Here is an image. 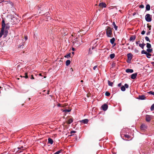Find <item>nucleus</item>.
I'll use <instances>...</instances> for the list:
<instances>
[{"label":"nucleus","mask_w":154,"mask_h":154,"mask_svg":"<svg viewBox=\"0 0 154 154\" xmlns=\"http://www.w3.org/2000/svg\"><path fill=\"white\" fill-rule=\"evenodd\" d=\"M25 76H23V77L25 78L26 79H27L28 78V76L27 75V73L26 72L25 73Z\"/></svg>","instance_id":"nucleus-41"},{"label":"nucleus","mask_w":154,"mask_h":154,"mask_svg":"<svg viewBox=\"0 0 154 154\" xmlns=\"http://www.w3.org/2000/svg\"><path fill=\"white\" fill-rule=\"evenodd\" d=\"M125 72L127 73H132L134 72V70L133 69H126Z\"/></svg>","instance_id":"nucleus-14"},{"label":"nucleus","mask_w":154,"mask_h":154,"mask_svg":"<svg viewBox=\"0 0 154 154\" xmlns=\"http://www.w3.org/2000/svg\"><path fill=\"white\" fill-rule=\"evenodd\" d=\"M124 137L126 138H128V139L130 138V136L128 135L124 134Z\"/></svg>","instance_id":"nucleus-40"},{"label":"nucleus","mask_w":154,"mask_h":154,"mask_svg":"<svg viewBox=\"0 0 154 154\" xmlns=\"http://www.w3.org/2000/svg\"><path fill=\"white\" fill-rule=\"evenodd\" d=\"M145 45V44L144 43L142 44H139V46L142 49H143L144 46Z\"/></svg>","instance_id":"nucleus-19"},{"label":"nucleus","mask_w":154,"mask_h":154,"mask_svg":"<svg viewBox=\"0 0 154 154\" xmlns=\"http://www.w3.org/2000/svg\"><path fill=\"white\" fill-rule=\"evenodd\" d=\"M146 47L147 48H152L151 45L148 43H146Z\"/></svg>","instance_id":"nucleus-30"},{"label":"nucleus","mask_w":154,"mask_h":154,"mask_svg":"<svg viewBox=\"0 0 154 154\" xmlns=\"http://www.w3.org/2000/svg\"><path fill=\"white\" fill-rule=\"evenodd\" d=\"M5 20L2 18V29L0 32V38L2 37L4 34V32L5 30Z\"/></svg>","instance_id":"nucleus-1"},{"label":"nucleus","mask_w":154,"mask_h":154,"mask_svg":"<svg viewBox=\"0 0 154 154\" xmlns=\"http://www.w3.org/2000/svg\"><path fill=\"white\" fill-rule=\"evenodd\" d=\"M146 53H147V52L146 51L144 50H143L141 52V54H146Z\"/></svg>","instance_id":"nucleus-39"},{"label":"nucleus","mask_w":154,"mask_h":154,"mask_svg":"<svg viewBox=\"0 0 154 154\" xmlns=\"http://www.w3.org/2000/svg\"><path fill=\"white\" fill-rule=\"evenodd\" d=\"M23 43H22L21 45L20 44V45H19V46L18 48H21V46L23 45Z\"/></svg>","instance_id":"nucleus-48"},{"label":"nucleus","mask_w":154,"mask_h":154,"mask_svg":"<svg viewBox=\"0 0 154 154\" xmlns=\"http://www.w3.org/2000/svg\"><path fill=\"white\" fill-rule=\"evenodd\" d=\"M136 38V36L135 35H132L130 38V40L132 42H133Z\"/></svg>","instance_id":"nucleus-15"},{"label":"nucleus","mask_w":154,"mask_h":154,"mask_svg":"<svg viewBox=\"0 0 154 154\" xmlns=\"http://www.w3.org/2000/svg\"><path fill=\"white\" fill-rule=\"evenodd\" d=\"M140 128L142 130H144L146 128V127L144 124H143L140 126Z\"/></svg>","instance_id":"nucleus-17"},{"label":"nucleus","mask_w":154,"mask_h":154,"mask_svg":"<svg viewBox=\"0 0 154 154\" xmlns=\"http://www.w3.org/2000/svg\"><path fill=\"white\" fill-rule=\"evenodd\" d=\"M72 43L74 46L75 47H78L80 45L79 42L77 40L73 41Z\"/></svg>","instance_id":"nucleus-6"},{"label":"nucleus","mask_w":154,"mask_h":154,"mask_svg":"<svg viewBox=\"0 0 154 154\" xmlns=\"http://www.w3.org/2000/svg\"><path fill=\"white\" fill-rule=\"evenodd\" d=\"M70 53H69L68 54H67L64 56L65 58H68L69 57H70Z\"/></svg>","instance_id":"nucleus-33"},{"label":"nucleus","mask_w":154,"mask_h":154,"mask_svg":"<svg viewBox=\"0 0 154 154\" xmlns=\"http://www.w3.org/2000/svg\"><path fill=\"white\" fill-rule=\"evenodd\" d=\"M151 33V31L149 30L146 33V34L147 35H149Z\"/></svg>","instance_id":"nucleus-46"},{"label":"nucleus","mask_w":154,"mask_h":154,"mask_svg":"<svg viewBox=\"0 0 154 154\" xmlns=\"http://www.w3.org/2000/svg\"><path fill=\"white\" fill-rule=\"evenodd\" d=\"M63 151L62 149H60V150H59L55 153H54V154H59L62 151Z\"/></svg>","instance_id":"nucleus-35"},{"label":"nucleus","mask_w":154,"mask_h":154,"mask_svg":"<svg viewBox=\"0 0 154 154\" xmlns=\"http://www.w3.org/2000/svg\"><path fill=\"white\" fill-rule=\"evenodd\" d=\"M134 51L135 54H139V51L136 48H135L134 49Z\"/></svg>","instance_id":"nucleus-32"},{"label":"nucleus","mask_w":154,"mask_h":154,"mask_svg":"<svg viewBox=\"0 0 154 154\" xmlns=\"http://www.w3.org/2000/svg\"><path fill=\"white\" fill-rule=\"evenodd\" d=\"M129 45V43H127V44H126V45Z\"/></svg>","instance_id":"nucleus-63"},{"label":"nucleus","mask_w":154,"mask_h":154,"mask_svg":"<svg viewBox=\"0 0 154 154\" xmlns=\"http://www.w3.org/2000/svg\"><path fill=\"white\" fill-rule=\"evenodd\" d=\"M147 25V27L149 29V30L150 31L151 30V25H149L148 24Z\"/></svg>","instance_id":"nucleus-42"},{"label":"nucleus","mask_w":154,"mask_h":154,"mask_svg":"<svg viewBox=\"0 0 154 154\" xmlns=\"http://www.w3.org/2000/svg\"><path fill=\"white\" fill-rule=\"evenodd\" d=\"M71 109H65L63 110V112H70Z\"/></svg>","instance_id":"nucleus-31"},{"label":"nucleus","mask_w":154,"mask_h":154,"mask_svg":"<svg viewBox=\"0 0 154 154\" xmlns=\"http://www.w3.org/2000/svg\"><path fill=\"white\" fill-rule=\"evenodd\" d=\"M76 132V131H71L70 133L71 134L70 135V136H71L73 135L72 134L73 133H75Z\"/></svg>","instance_id":"nucleus-36"},{"label":"nucleus","mask_w":154,"mask_h":154,"mask_svg":"<svg viewBox=\"0 0 154 154\" xmlns=\"http://www.w3.org/2000/svg\"><path fill=\"white\" fill-rule=\"evenodd\" d=\"M97 67V66H95L93 67V69L95 70L96 68Z\"/></svg>","instance_id":"nucleus-49"},{"label":"nucleus","mask_w":154,"mask_h":154,"mask_svg":"<svg viewBox=\"0 0 154 154\" xmlns=\"http://www.w3.org/2000/svg\"><path fill=\"white\" fill-rule=\"evenodd\" d=\"M137 72L135 73L132 74L131 75V79H135L137 76Z\"/></svg>","instance_id":"nucleus-8"},{"label":"nucleus","mask_w":154,"mask_h":154,"mask_svg":"<svg viewBox=\"0 0 154 154\" xmlns=\"http://www.w3.org/2000/svg\"><path fill=\"white\" fill-rule=\"evenodd\" d=\"M146 20L148 22H150L152 20V16L149 14H147L145 16Z\"/></svg>","instance_id":"nucleus-3"},{"label":"nucleus","mask_w":154,"mask_h":154,"mask_svg":"<svg viewBox=\"0 0 154 154\" xmlns=\"http://www.w3.org/2000/svg\"><path fill=\"white\" fill-rule=\"evenodd\" d=\"M108 83L109 86L111 87H112L113 86V82H111L110 81L108 80Z\"/></svg>","instance_id":"nucleus-26"},{"label":"nucleus","mask_w":154,"mask_h":154,"mask_svg":"<svg viewBox=\"0 0 154 154\" xmlns=\"http://www.w3.org/2000/svg\"><path fill=\"white\" fill-rule=\"evenodd\" d=\"M101 108L104 111H106L108 109V106L105 103V104H104L103 105L101 106Z\"/></svg>","instance_id":"nucleus-7"},{"label":"nucleus","mask_w":154,"mask_h":154,"mask_svg":"<svg viewBox=\"0 0 154 154\" xmlns=\"http://www.w3.org/2000/svg\"><path fill=\"white\" fill-rule=\"evenodd\" d=\"M112 152V153H113V154H116V153H115V152Z\"/></svg>","instance_id":"nucleus-62"},{"label":"nucleus","mask_w":154,"mask_h":154,"mask_svg":"<svg viewBox=\"0 0 154 154\" xmlns=\"http://www.w3.org/2000/svg\"><path fill=\"white\" fill-rule=\"evenodd\" d=\"M28 39L27 37V36H26L25 37V40H27Z\"/></svg>","instance_id":"nucleus-55"},{"label":"nucleus","mask_w":154,"mask_h":154,"mask_svg":"<svg viewBox=\"0 0 154 154\" xmlns=\"http://www.w3.org/2000/svg\"><path fill=\"white\" fill-rule=\"evenodd\" d=\"M124 86L125 87V88H128L129 87V86H128V85L126 83L125 84Z\"/></svg>","instance_id":"nucleus-43"},{"label":"nucleus","mask_w":154,"mask_h":154,"mask_svg":"<svg viewBox=\"0 0 154 154\" xmlns=\"http://www.w3.org/2000/svg\"><path fill=\"white\" fill-rule=\"evenodd\" d=\"M121 85H122V83H120L118 85V86L119 87H120Z\"/></svg>","instance_id":"nucleus-51"},{"label":"nucleus","mask_w":154,"mask_h":154,"mask_svg":"<svg viewBox=\"0 0 154 154\" xmlns=\"http://www.w3.org/2000/svg\"><path fill=\"white\" fill-rule=\"evenodd\" d=\"M71 61L70 60H67L66 62V66H69L70 63Z\"/></svg>","instance_id":"nucleus-24"},{"label":"nucleus","mask_w":154,"mask_h":154,"mask_svg":"<svg viewBox=\"0 0 154 154\" xmlns=\"http://www.w3.org/2000/svg\"><path fill=\"white\" fill-rule=\"evenodd\" d=\"M146 56L148 58H150V56H151V55L149 53H146Z\"/></svg>","instance_id":"nucleus-27"},{"label":"nucleus","mask_w":154,"mask_h":154,"mask_svg":"<svg viewBox=\"0 0 154 154\" xmlns=\"http://www.w3.org/2000/svg\"><path fill=\"white\" fill-rule=\"evenodd\" d=\"M10 26L9 25V23H7L5 24V29H8L10 28Z\"/></svg>","instance_id":"nucleus-22"},{"label":"nucleus","mask_w":154,"mask_h":154,"mask_svg":"<svg viewBox=\"0 0 154 154\" xmlns=\"http://www.w3.org/2000/svg\"><path fill=\"white\" fill-rule=\"evenodd\" d=\"M146 120L147 122H149L151 121V118L149 115H146Z\"/></svg>","instance_id":"nucleus-12"},{"label":"nucleus","mask_w":154,"mask_h":154,"mask_svg":"<svg viewBox=\"0 0 154 154\" xmlns=\"http://www.w3.org/2000/svg\"><path fill=\"white\" fill-rule=\"evenodd\" d=\"M106 34L108 37L111 38L112 37V29L110 27H107L106 29Z\"/></svg>","instance_id":"nucleus-2"},{"label":"nucleus","mask_w":154,"mask_h":154,"mask_svg":"<svg viewBox=\"0 0 154 154\" xmlns=\"http://www.w3.org/2000/svg\"><path fill=\"white\" fill-rule=\"evenodd\" d=\"M153 95L154 96V92H153Z\"/></svg>","instance_id":"nucleus-64"},{"label":"nucleus","mask_w":154,"mask_h":154,"mask_svg":"<svg viewBox=\"0 0 154 154\" xmlns=\"http://www.w3.org/2000/svg\"><path fill=\"white\" fill-rule=\"evenodd\" d=\"M112 25L113 26L114 28L116 30H117L118 29V26H116L114 22L112 23Z\"/></svg>","instance_id":"nucleus-20"},{"label":"nucleus","mask_w":154,"mask_h":154,"mask_svg":"<svg viewBox=\"0 0 154 154\" xmlns=\"http://www.w3.org/2000/svg\"><path fill=\"white\" fill-rule=\"evenodd\" d=\"M88 122V120L87 119H85L80 121V122L84 124H87Z\"/></svg>","instance_id":"nucleus-13"},{"label":"nucleus","mask_w":154,"mask_h":154,"mask_svg":"<svg viewBox=\"0 0 154 154\" xmlns=\"http://www.w3.org/2000/svg\"><path fill=\"white\" fill-rule=\"evenodd\" d=\"M105 95L106 96H109L110 95V93L108 91L105 92Z\"/></svg>","instance_id":"nucleus-34"},{"label":"nucleus","mask_w":154,"mask_h":154,"mask_svg":"<svg viewBox=\"0 0 154 154\" xmlns=\"http://www.w3.org/2000/svg\"><path fill=\"white\" fill-rule=\"evenodd\" d=\"M53 143V140L51 138H49L48 139V143L52 144Z\"/></svg>","instance_id":"nucleus-16"},{"label":"nucleus","mask_w":154,"mask_h":154,"mask_svg":"<svg viewBox=\"0 0 154 154\" xmlns=\"http://www.w3.org/2000/svg\"><path fill=\"white\" fill-rule=\"evenodd\" d=\"M151 63L153 66H154V62H151Z\"/></svg>","instance_id":"nucleus-54"},{"label":"nucleus","mask_w":154,"mask_h":154,"mask_svg":"<svg viewBox=\"0 0 154 154\" xmlns=\"http://www.w3.org/2000/svg\"><path fill=\"white\" fill-rule=\"evenodd\" d=\"M115 65V64H112V66H114Z\"/></svg>","instance_id":"nucleus-59"},{"label":"nucleus","mask_w":154,"mask_h":154,"mask_svg":"<svg viewBox=\"0 0 154 154\" xmlns=\"http://www.w3.org/2000/svg\"><path fill=\"white\" fill-rule=\"evenodd\" d=\"M145 33V31L143 30L141 32V34L142 35H144Z\"/></svg>","instance_id":"nucleus-47"},{"label":"nucleus","mask_w":154,"mask_h":154,"mask_svg":"<svg viewBox=\"0 0 154 154\" xmlns=\"http://www.w3.org/2000/svg\"><path fill=\"white\" fill-rule=\"evenodd\" d=\"M109 56L111 59H113L115 57V54L114 53L110 55Z\"/></svg>","instance_id":"nucleus-28"},{"label":"nucleus","mask_w":154,"mask_h":154,"mask_svg":"<svg viewBox=\"0 0 154 154\" xmlns=\"http://www.w3.org/2000/svg\"><path fill=\"white\" fill-rule=\"evenodd\" d=\"M140 42V41H138L136 42V44L137 45L139 44V42Z\"/></svg>","instance_id":"nucleus-52"},{"label":"nucleus","mask_w":154,"mask_h":154,"mask_svg":"<svg viewBox=\"0 0 154 154\" xmlns=\"http://www.w3.org/2000/svg\"><path fill=\"white\" fill-rule=\"evenodd\" d=\"M73 122V119L72 118L69 119L67 122V123L68 124H71Z\"/></svg>","instance_id":"nucleus-23"},{"label":"nucleus","mask_w":154,"mask_h":154,"mask_svg":"<svg viewBox=\"0 0 154 154\" xmlns=\"http://www.w3.org/2000/svg\"><path fill=\"white\" fill-rule=\"evenodd\" d=\"M132 55L131 53H128L127 54L128 60L127 62L128 63H131V60L132 58Z\"/></svg>","instance_id":"nucleus-4"},{"label":"nucleus","mask_w":154,"mask_h":154,"mask_svg":"<svg viewBox=\"0 0 154 154\" xmlns=\"http://www.w3.org/2000/svg\"><path fill=\"white\" fill-rule=\"evenodd\" d=\"M115 40V39L114 38H112V39H110V43L113 45L114 43V42Z\"/></svg>","instance_id":"nucleus-18"},{"label":"nucleus","mask_w":154,"mask_h":154,"mask_svg":"<svg viewBox=\"0 0 154 154\" xmlns=\"http://www.w3.org/2000/svg\"><path fill=\"white\" fill-rule=\"evenodd\" d=\"M153 92L152 91H149L148 92V93L149 94H150L151 95H153Z\"/></svg>","instance_id":"nucleus-45"},{"label":"nucleus","mask_w":154,"mask_h":154,"mask_svg":"<svg viewBox=\"0 0 154 154\" xmlns=\"http://www.w3.org/2000/svg\"><path fill=\"white\" fill-rule=\"evenodd\" d=\"M146 11H149L150 10V6L149 4L146 5Z\"/></svg>","instance_id":"nucleus-21"},{"label":"nucleus","mask_w":154,"mask_h":154,"mask_svg":"<svg viewBox=\"0 0 154 154\" xmlns=\"http://www.w3.org/2000/svg\"><path fill=\"white\" fill-rule=\"evenodd\" d=\"M11 21L14 23L17 22V18L15 17L14 15H11Z\"/></svg>","instance_id":"nucleus-5"},{"label":"nucleus","mask_w":154,"mask_h":154,"mask_svg":"<svg viewBox=\"0 0 154 154\" xmlns=\"http://www.w3.org/2000/svg\"><path fill=\"white\" fill-rule=\"evenodd\" d=\"M145 39L147 41L149 42H150L149 39L148 37H147V36L145 37Z\"/></svg>","instance_id":"nucleus-38"},{"label":"nucleus","mask_w":154,"mask_h":154,"mask_svg":"<svg viewBox=\"0 0 154 154\" xmlns=\"http://www.w3.org/2000/svg\"><path fill=\"white\" fill-rule=\"evenodd\" d=\"M121 90L122 91H125V87L124 85H122L121 87Z\"/></svg>","instance_id":"nucleus-29"},{"label":"nucleus","mask_w":154,"mask_h":154,"mask_svg":"<svg viewBox=\"0 0 154 154\" xmlns=\"http://www.w3.org/2000/svg\"><path fill=\"white\" fill-rule=\"evenodd\" d=\"M136 13H135V12H134V13L133 14V16H134V15H136Z\"/></svg>","instance_id":"nucleus-57"},{"label":"nucleus","mask_w":154,"mask_h":154,"mask_svg":"<svg viewBox=\"0 0 154 154\" xmlns=\"http://www.w3.org/2000/svg\"><path fill=\"white\" fill-rule=\"evenodd\" d=\"M72 54H73V55L74 54V52H72Z\"/></svg>","instance_id":"nucleus-60"},{"label":"nucleus","mask_w":154,"mask_h":154,"mask_svg":"<svg viewBox=\"0 0 154 154\" xmlns=\"http://www.w3.org/2000/svg\"><path fill=\"white\" fill-rule=\"evenodd\" d=\"M72 51H75V48H74L72 47Z\"/></svg>","instance_id":"nucleus-56"},{"label":"nucleus","mask_w":154,"mask_h":154,"mask_svg":"<svg viewBox=\"0 0 154 154\" xmlns=\"http://www.w3.org/2000/svg\"><path fill=\"white\" fill-rule=\"evenodd\" d=\"M70 70H71V71L72 72L73 71V69H72V68H71L70 69Z\"/></svg>","instance_id":"nucleus-58"},{"label":"nucleus","mask_w":154,"mask_h":154,"mask_svg":"<svg viewBox=\"0 0 154 154\" xmlns=\"http://www.w3.org/2000/svg\"><path fill=\"white\" fill-rule=\"evenodd\" d=\"M139 7L140 8H144V6L142 4H141L139 5Z\"/></svg>","instance_id":"nucleus-44"},{"label":"nucleus","mask_w":154,"mask_h":154,"mask_svg":"<svg viewBox=\"0 0 154 154\" xmlns=\"http://www.w3.org/2000/svg\"><path fill=\"white\" fill-rule=\"evenodd\" d=\"M128 49H130V48H131L130 47V46L128 47Z\"/></svg>","instance_id":"nucleus-61"},{"label":"nucleus","mask_w":154,"mask_h":154,"mask_svg":"<svg viewBox=\"0 0 154 154\" xmlns=\"http://www.w3.org/2000/svg\"><path fill=\"white\" fill-rule=\"evenodd\" d=\"M37 9H38V11H39V10H41V7H37Z\"/></svg>","instance_id":"nucleus-50"},{"label":"nucleus","mask_w":154,"mask_h":154,"mask_svg":"<svg viewBox=\"0 0 154 154\" xmlns=\"http://www.w3.org/2000/svg\"><path fill=\"white\" fill-rule=\"evenodd\" d=\"M146 51L147 53H151L152 51V48H148L146 49Z\"/></svg>","instance_id":"nucleus-25"},{"label":"nucleus","mask_w":154,"mask_h":154,"mask_svg":"<svg viewBox=\"0 0 154 154\" xmlns=\"http://www.w3.org/2000/svg\"><path fill=\"white\" fill-rule=\"evenodd\" d=\"M99 6L101 8H106V5L105 3L104 2H101L99 3Z\"/></svg>","instance_id":"nucleus-9"},{"label":"nucleus","mask_w":154,"mask_h":154,"mask_svg":"<svg viewBox=\"0 0 154 154\" xmlns=\"http://www.w3.org/2000/svg\"><path fill=\"white\" fill-rule=\"evenodd\" d=\"M146 97L144 95H139L138 99L140 100H144L146 99Z\"/></svg>","instance_id":"nucleus-11"},{"label":"nucleus","mask_w":154,"mask_h":154,"mask_svg":"<svg viewBox=\"0 0 154 154\" xmlns=\"http://www.w3.org/2000/svg\"><path fill=\"white\" fill-rule=\"evenodd\" d=\"M154 109V103H153L151 106L150 110L151 111H153Z\"/></svg>","instance_id":"nucleus-37"},{"label":"nucleus","mask_w":154,"mask_h":154,"mask_svg":"<svg viewBox=\"0 0 154 154\" xmlns=\"http://www.w3.org/2000/svg\"><path fill=\"white\" fill-rule=\"evenodd\" d=\"M8 29H5V30L4 32V34H3V37L5 38L8 35Z\"/></svg>","instance_id":"nucleus-10"},{"label":"nucleus","mask_w":154,"mask_h":154,"mask_svg":"<svg viewBox=\"0 0 154 154\" xmlns=\"http://www.w3.org/2000/svg\"><path fill=\"white\" fill-rule=\"evenodd\" d=\"M31 79H34V78L32 75H31Z\"/></svg>","instance_id":"nucleus-53"}]
</instances>
